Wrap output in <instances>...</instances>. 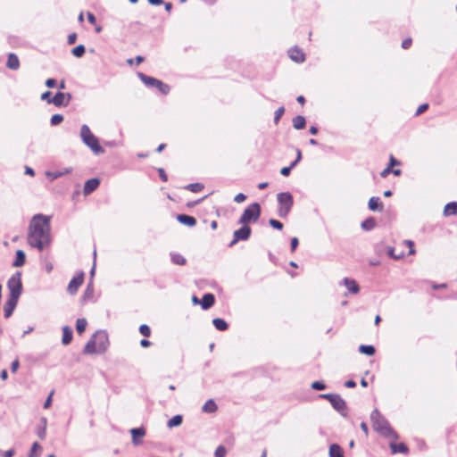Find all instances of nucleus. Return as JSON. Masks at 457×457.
Returning a JSON list of instances; mask_svg holds the SVG:
<instances>
[{"label":"nucleus","mask_w":457,"mask_h":457,"mask_svg":"<svg viewBox=\"0 0 457 457\" xmlns=\"http://www.w3.org/2000/svg\"><path fill=\"white\" fill-rule=\"evenodd\" d=\"M51 242L50 217L38 213L34 215L28 229V244L43 251Z\"/></svg>","instance_id":"f257e3e1"},{"label":"nucleus","mask_w":457,"mask_h":457,"mask_svg":"<svg viewBox=\"0 0 457 457\" xmlns=\"http://www.w3.org/2000/svg\"><path fill=\"white\" fill-rule=\"evenodd\" d=\"M77 40V34L76 33H71L68 36V44L69 45H72L76 42Z\"/></svg>","instance_id":"4d7b16f0"},{"label":"nucleus","mask_w":457,"mask_h":457,"mask_svg":"<svg viewBox=\"0 0 457 457\" xmlns=\"http://www.w3.org/2000/svg\"><path fill=\"white\" fill-rule=\"evenodd\" d=\"M252 229L249 226L242 225V227L233 233V239L229 243L228 246L232 247L239 241H246L250 237Z\"/></svg>","instance_id":"1a4fd4ad"},{"label":"nucleus","mask_w":457,"mask_h":457,"mask_svg":"<svg viewBox=\"0 0 457 457\" xmlns=\"http://www.w3.org/2000/svg\"><path fill=\"white\" fill-rule=\"evenodd\" d=\"M278 201V214L281 218H286L294 204V198L291 193L289 192H281L277 195Z\"/></svg>","instance_id":"423d86ee"},{"label":"nucleus","mask_w":457,"mask_h":457,"mask_svg":"<svg viewBox=\"0 0 457 457\" xmlns=\"http://www.w3.org/2000/svg\"><path fill=\"white\" fill-rule=\"evenodd\" d=\"M226 453H227V451H226L225 447L222 445H220L215 450L214 455H215V457H225Z\"/></svg>","instance_id":"49530a36"},{"label":"nucleus","mask_w":457,"mask_h":457,"mask_svg":"<svg viewBox=\"0 0 457 457\" xmlns=\"http://www.w3.org/2000/svg\"><path fill=\"white\" fill-rule=\"evenodd\" d=\"M87 21L91 24H95L96 22V18L92 12H87Z\"/></svg>","instance_id":"680f3d73"},{"label":"nucleus","mask_w":457,"mask_h":457,"mask_svg":"<svg viewBox=\"0 0 457 457\" xmlns=\"http://www.w3.org/2000/svg\"><path fill=\"white\" fill-rule=\"evenodd\" d=\"M40 425L37 428V435L40 439H45L46 436V425H47V419L43 417L40 420Z\"/></svg>","instance_id":"5701e85b"},{"label":"nucleus","mask_w":457,"mask_h":457,"mask_svg":"<svg viewBox=\"0 0 457 457\" xmlns=\"http://www.w3.org/2000/svg\"><path fill=\"white\" fill-rule=\"evenodd\" d=\"M19 366H20L19 360H18V359L14 360V361L12 362V364H11V370H12V373H15V372L17 371V370H18Z\"/></svg>","instance_id":"864d4df0"},{"label":"nucleus","mask_w":457,"mask_h":457,"mask_svg":"<svg viewBox=\"0 0 457 457\" xmlns=\"http://www.w3.org/2000/svg\"><path fill=\"white\" fill-rule=\"evenodd\" d=\"M368 206H369V209L373 212H375V211L382 212V210H383V204L380 202V198L378 196L370 197L369 200Z\"/></svg>","instance_id":"a211bd4d"},{"label":"nucleus","mask_w":457,"mask_h":457,"mask_svg":"<svg viewBox=\"0 0 457 457\" xmlns=\"http://www.w3.org/2000/svg\"><path fill=\"white\" fill-rule=\"evenodd\" d=\"M260 216L261 205L258 203H253L245 209L237 223L248 226L250 223L257 222Z\"/></svg>","instance_id":"39448f33"},{"label":"nucleus","mask_w":457,"mask_h":457,"mask_svg":"<svg viewBox=\"0 0 457 457\" xmlns=\"http://www.w3.org/2000/svg\"><path fill=\"white\" fill-rule=\"evenodd\" d=\"M158 173H159V176H160V179L163 181V182H166L168 180V176L164 170V169L162 168H159L158 170Z\"/></svg>","instance_id":"8fccbe9b"},{"label":"nucleus","mask_w":457,"mask_h":457,"mask_svg":"<svg viewBox=\"0 0 457 457\" xmlns=\"http://www.w3.org/2000/svg\"><path fill=\"white\" fill-rule=\"evenodd\" d=\"M390 448L393 453H403L407 454L409 452V448L403 443H390Z\"/></svg>","instance_id":"aec40b11"},{"label":"nucleus","mask_w":457,"mask_h":457,"mask_svg":"<svg viewBox=\"0 0 457 457\" xmlns=\"http://www.w3.org/2000/svg\"><path fill=\"white\" fill-rule=\"evenodd\" d=\"M387 254L392 257L393 259L395 260H399L403 257V253H395V248L394 247H387Z\"/></svg>","instance_id":"79ce46f5"},{"label":"nucleus","mask_w":457,"mask_h":457,"mask_svg":"<svg viewBox=\"0 0 457 457\" xmlns=\"http://www.w3.org/2000/svg\"><path fill=\"white\" fill-rule=\"evenodd\" d=\"M62 120H63V116L62 114H54L51 117L50 122H51L52 126H56L58 124H60Z\"/></svg>","instance_id":"ea45409f"},{"label":"nucleus","mask_w":457,"mask_h":457,"mask_svg":"<svg viewBox=\"0 0 457 457\" xmlns=\"http://www.w3.org/2000/svg\"><path fill=\"white\" fill-rule=\"evenodd\" d=\"M345 387H348V388H353L356 386V383L355 381L353 380H347L345 383Z\"/></svg>","instance_id":"69168bd1"},{"label":"nucleus","mask_w":457,"mask_h":457,"mask_svg":"<svg viewBox=\"0 0 457 457\" xmlns=\"http://www.w3.org/2000/svg\"><path fill=\"white\" fill-rule=\"evenodd\" d=\"M218 406L212 399H209L202 407V411L205 413H213L217 411Z\"/></svg>","instance_id":"b1692460"},{"label":"nucleus","mask_w":457,"mask_h":457,"mask_svg":"<svg viewBox=\"0 0 457 457\" xmlns=\"http://www.w3.org/2000/svg\"><path fill=\"white\" fill-rule=\"evenodd\" d=\"M51 95H52V93L50 91H46L41 95V99L46 100L48 102V100L52 99V98H50Z\"/></svg>","instance_id":"0e129e2a"},{"label":"nucleus","mask_w":457,"mask_h":457,"mask_svg":"<svg viewBox=\"0 0 457 457\" xmlns=\"http://www.w3.org/2000/svg\"><path fill=\"white\" fill-rule=\"evenodd\" d=\"M370 420L372 421L373 428L377 432L386 437L394 439L398 438V435L391 428L387 420L377 409L371 412Z\"/></svg>","instance_id":"7ed1b4c3"},{"label":"nucleus","mask_w":457,"mask_h":457,"mask_svg":"<svg viewBox=\"0 0 457 457\" xmlns=\"http://www.w3.org/2000/svg\"><path fill=\"white\" fill-rule=\"evenodd\" d=\"M71 170H72L71 168H65L62 170H59V171H48V172H46V176L51 180H54V179H58V178L62 177V175L71 173Z\"/></svg>","instance_id":"393cba45"},{"label":"nucleus","mask_w":457,"mask_h":457,"mask_svg":"<svg viewBox=\"0 0 457 457\" xmlns=\"http://www.w3.org/2000/svg\"><path fill=\"white\" fill-rule=\"evenodd\" d=\"M139 332L145 337H150L151 335V328L148 325L146 324H142L140 327H139Z\"/></svg>","instance_id":"58836bf2"},{"label":"nucleus","mask_w":457,"mask_h":457,"mask_svg":"<svg viewBox=\"0 0 457 457\" xmlns=\"http://www.w3.org/2000/svg\"><path fill=\"white\" fill-rule=\"evenodd\" d=\"M411 38H405L403 42H402V47L403 49H408L411 46Z\"/></svg>","instance_id":"5fc2aeb1"},{"label":"nucleus","mask_w":457,"mask_h":457,"mask_svg":"<svg viewBox=\"0 0 457 457\" xmlns=\"http://www.w3.org/2000/svg\"><path fill=\"white\" fill-rule=\"evenodd\" d=\"M457 214V203L450 202L444 208V215L451 216Z\"/></svg>","instance_id":"bb28decb"},{"label":"nucleus","mask_w":457,"mask_h":457,"mask_svg":"<svg viewBox=\"0 0 457 457\" xmlns=\"http://www.w3.org/2000/svg\"><path fill=\"white\" fill-rule=\"evenodd\" d=\"M204 186L202 183H191L185 186V189L189 190L193 193H198L204 189Z\"/></svg>","instance_id":"e433bc0d"},{"label":"nucleus","mask_w":457,"mask_h":457,"mask_svg":"<svg viewBox=\"0 0 457 457\" xmlns=\"http://www.w3.org/2000/svg\"><path fill=\"white\" fill-rule=\"evenodd\" d=\"M391 171H392V170H391V166H388V167H386L385 170H382V172H381V174H380V175H381V177L385 178V177H386V176H387Z\"/></svg>","instance_id":"338daca9"},{"label":"nucleus","mask_w":457,"mask_h":457,"mask_svg":"<svg viewBox=\"0 0 457 457\" xmlns=\"http://www.w3.org/2000/svg\"><path fill=\"white\" fill-rule=\"evenodd\" d=\"M46 86L47 87H54L56 86V80L54 79H48L46 81Z\"/></svg>","instance_id":"13d9d810"},{"label":"nucleus","mask_w":457,"mask_h":457,"mask_svg":"<svg viewBox=\"0 0 457 457\" xmlns=\"http://www.w3.org/2000/svg\"><path fill=\"white\" fill-rule=\"evenodd\" d=\"M100 185V180L97 178H93L86 181L83 188L85 195H88L93 193Z\"/></svg>","instance_id":"4468645a"},{"label":"nucleus","mask_w":457,"mask_h":457,"mask_svg":"<svg viewBox=\"0 0 457 457\" xmlns=\"http://www.w3.org/2000/svg\"><path fill=\"white\" fill-rule=\"evenodd\" d=\"M212 324L215 327V328L219 331H225L228 329V323L220 318H215L212 320Z\"/></svg>","instance_id":"7c9ffc66"},{"label":"nucleus","mask_w":457,"mask_h":457,"mask_svg":"<svg viewBox=\"0 0 457 457\" xmlns=\"http://www.w3.org/2000/svg\"><path fill=\"white\" fill-rule=\"evenodd\" d=\"M245 199L246 195H244L243 193H239L236 195V196L234 197V201L238 204L244 202Z\"/></svg>","instance_id":"3c124183"},{"label":"nucleus","mask_w":457,"mask_h":457,"mask_svg":"<svg viewBox=\"0 0 457 457\" xmlns=\"http://www.w3.org/2000/svg\"><path fill=\"white\" fill-rule=\"evenodd\" d=\"M87 321L84 318H79L76 321V329L79 335H81L87 328Z\"/></svg>","instance_id":"c9c22d12"},{"label":"nucleus","mask_w":457,"mask_h":457,"mask_svg":"<svg viewBox=\"0 0 457 457\" xmlns=\"http://www.w3.org/2000/svg\"><path fill=\"white\" fill-rule=\"evenodd\" d=\"M335 395L336 394H323V395H320V397L322 399H326L330 403L331 400L333 399V397L335 396Z\"/></svg>","instance_id":"052dcab7"},{"label":"nucleus","mask_w":457,"mask_h":457,"mask_svg":"<svg viewBox=\"0 0 457 457\" xmlns=\"http://www.w3.org/2000/svg\"><path fill=\"white\" fill-rule=\"evenodd\" d=\"M14 453H15V451L13 449H10L5 452H3L0 450L1 457H13Z\"/></svg>","instance_id":"09e8293b"},{"label":"nucleus","mask_w":457,"mask_h":457,"mask_svg":"<svg viewBox=\"0 0 457 457\" xmlns=\"http://www.w3.org/2000/svg\"><path fill=\"white\" fill-rule=\"evenodd\" d=\"M332 407L338 411L343 417L347 416L346 402L337 394L335 395L330 402Z\"/></svg>","instance_id":"9d476101"},{"label":"nucleus","mask_w":457,"mask_h":457,"mask_svg":"<svg viewBox=\"0 0 457 457\" xmlns=\"http://www.w3.org/2000/svg\"><path fill=\"white\" fill-rule=\"evenodd\" d=\"M361 227L363 230L370 231L376 227V220L370 217L361 222Z\"/></svg>","instance_id":"2f4dec72"},{"label":"nucleus","mask_w":457,"mask_h":457,"mask_svg":"<svg viewBox=\"0 0 457 457\" xmlns=\"http://www.w3.org/2000/svg\"><path fill=\"white\" fill-rule=\"evenodd\" d=\"M359 351L360 353H363V354H366V355H369V356H372L376 350H375V347L373 345H360L359 347Z\"/></svg>","instance_id":"72a5a7b5"},{"label":"nucleus","mask_w":457,"mask_h":457,"mask_svg":"<svg viewBox=\"0 0 457 457\" xmlns=\"http://www.w3.org/2000/svg\"><path fill=\"white\" fill-rule=\"evenodd\" d=\"M6 67L12 71H16L20 68V61L15 54L10 53L8 54Z\"/></svg>","instance_id":"f3484780"},{"label":"nucleus","mask_w":457,"mask_h":457,"mask_svg":"<svg viewBox=\"0 0 457 457\" xmlns=\"http://www.w3.org/2000/svg\"><path fill=\"white\" fill-rule=\"evenodd\" d=\"M93 294H94V287H93V285L91 283H89L84 292L83 298L86 299V298L92 297Z\"/></svg>","instance_id":"c03bdc74"},{"label":"nucleus","mask_w":457,"mask_h":457,"mask_svg":"<svg viewBox=\"0 0 457 457\" xmlns=\"http://www.w3.org/2000/svg\"><path fill=\"white\" fill-rule=\"evenodd\" d=\"M288 55L291 60L297 63H302L305 60V55L303 52L298 48L297 46H295L288 50Z\"/></svg>","instance_id":"ddd939ff"},{"label":"nucleus","mask_w":457,"mask_h":457,"mask_svg":"<svg viewBox=\"0 0 457 457\" xmlns=\"http://www.w3.org/2000/svg\"><path fill=\"white\" fill-rule=\"evenodd\" d=\"M79 136L82 142L91 149L95 154L104 153V149L99 145L97 137L91 132L90 128L87 124L80 127Z\"/></svg>","instance_id":"20e7f679"},{"label":"nucleus","mask_w":457,"mask_h":457,"mask_svg":"<svg viewBox=\"0 0 457 457\" xmlns=\"http://www.w3.org/2000/svg\"><path fill=\"white\" fill-rule=\"evenodd\" d=\"M183 418L181 415L178 414L173 416L170 420H169L167 426L169 428H174L180 426L182 424Z\"/></svg>","instance_id":"f704fd0d"},{"label":"nucleus","mask_w":457,"mask_h":457,"mask_svg":"<svg viewBox=\"0 0 457 457\" xmlns=\"http://www.w3.org/2000/svg\"><path fill=\"white\" fill-rule=\"evenodd\" d=\"M269 224L276 228V229H278V230H281L283 228V224L279 221V220H277L275 219H270L269 220Z\"/></svg>","instance_id":"a18cd8bd"},{"label":"nucleus","mask_w":457,"mask_h":457,"mask_svg":"<svg viewBox=\"0 0 457 457\" xmlns=\"http://www.w3.org/2000/svg\"><path fill=\"white\" fill-rule=\"evenodd\" d=\"M215 303V297L212 294H204L200 301V304L204 310L210 309Z\"/></svg>","instance_id":"dca6fc26"},{"label":"nucleus","mask_w":457,"mask_h":457,"mask_svg":"<svg viewBox=\"0 0 457 457\" xmlns=\"http://www.w3.org/2000/svg\"><path fill=\"white\" fill-rule=\"evenodd\" d=\"M53 395H54V391H52V392L50 393V395H48V397H47V398H46V400L45 401V403H44V406H43L45 409H48V408L51 406V404H52V396H53Z\"/></svg>","instance_id":"603ef678"},{"label":"nucleus","mask_w":457,"mask_h":457,"mask_svg":"<svg viewBox=\"0 0 457 457\" xmlns=\"http://www.w3.org/2000/svg\"><path fill=\"white\" fill-rule=\"evenodd\" d=\"M85 51H86L85 46L79 45L72 49L71 53L74 56L80 58L84 55Z\"/></svg>","instance_id":"4c0bfd02"},{"label":"nucleus","mask_w":457,"mask_h":457,"mask_svg":"<svg viewBox=\"0 0 457 457\" xmlns=\"http://www.w3.org/2000/svg\"><path fill=\"white\" fill-rule=\"evenodd\" d=\"M108 334L104 330H97L92 335L90 339L86 344L83 353L84 354H101L106 352L109 347Z\"/></svg>","instance_id":"f03ea898"},{"label":"nucleus","mask_w":457,"mask_h":457,"mask_svg":"<svg viewBox=\"0 0 457 457\" xmlns=\"http://www.w3.org/2000/svg\"><path fill=\"white\" fill-rule=\"evenodd\" d=\"M298 239L296 237H293L291 239V250L295 251L298 245Z\"/></svg>","instance_id":"e2e57ef3"},{"label":"nucleus","mask_w":457,"mask_h":457,"mask_svg":"<svg viewBox=\"0 0 457 457\" xmlns=\"http://www.w3.org/2000/svg\"><path fill=\"white\" fill-rule=\"evenodd\" d=\"M25 261H26L25 253L22 250H17L15 260H14L12 265L14 267H21L24 265Z\"/></svg>","instance_id":"a878e982"},{"label":"nucleus","mask_w":457,"mask_h":457,"mask_svg":"<svg viewBox=\"0 0 457 457\" xmlns=\"http://www.w3.org/2000/svg\"><path fill=\"white\" fill-rule=\"evenodd\" d=\"M17 303H18V300H13L12 298L8 299L6 305L4 306V313L5 318H9L12 314Z\"/></svg>","instance_id":"4be33fe9"},{"label":"nucleus","mask_w":457,"mask_h":457,"mask_svg":"<svg viewBox=\"0 0 457 457\" xmlns=\"http://www.w3.org/2000/svg\"><path fill=\"white\" fill-rule=\"evenodd\" d=\"M132 435V441L134 445H138L137 437H142L145 436V431L143 428H132L130 430Z\"/></svg>","instance_id":"c85d7f7f"},{"label":"nucleus","mask_w":457,"mask_h":457,"mask_svg":"<svg viewBox=\"0 0 457 457\" xmlns=\"http://www.w3.org/2000/svg\"><path fill=\"white\" fill-rule=\"evenodd\" d=\"M73 337L72 329L69 326H64L62 328V343L64 345H69Z\"/></svg>","instance_id":"412c9836"},{"label":"nucleus","mask_w":457,"mask_h":457,"mask_svg":"<svg viewBox=\"0 0 457 457\" xmlns=\"http://www.w3.org/2000/svg\"><path fill=\"white\" fill-rule=\"evenodd\" d=\"M285 112V108L283 106L279 107L276 110L275 115H274V122L275 124H278L279 120L281 119L282 115Z\"/></svg>","instance_id":"a19ab883"},{"label":"nucleus","mask_w":457,"mask_h":457,"mask_svg":"<svg viewBox=\"0 0 457 457\" xmlns=\"http://www.w3.org/2000/svg\"><path fill=\"white\" fill-rule=\"evenodd\" d=\"M170 260H171L172 263H174L176 265H185L187 262L186 258L178 253H171Z\"/></svg>","instance_id":"473e14b6"},{"label":"nucleus","mask_w":457,"mask_h":457,"mask_svg":"<svg viewBox=\"0 0 457 457\" xmlns=\"http://www.w3.org/2000/svg\"><path fill=\"white\" fill-rule=\"evenodd\" d=\"M329 457H344L343 450L340 445L333 444L329 447Z\"/></svg>","instance_id":"c756f323"},{"label":"nucleus","mask_w":457,"mask_h":457,"mask_svg":"<svg viewBox=\"0 0 457 457\" xmlns=\"http://www.w3.org/2000/svg\"><path fill=\"white\" fill-rule=\"evenodd\" d=\"M71 99L70 93L58 92L55 96L48 100L49 104H54L55 106H67Z\"/></svg>","instance_id":"9b49d317"},{"label":"nucleus","mask_w":457,"mask_h":457,"mask_svg":"<svg viewBox=\"0 0 457 457\" xmlns=\"http://www.w3.org/2000/svg\"><path fill=\"white\" fill-rule=\"evenodd\" d=\"M178 221L181 224L187 225L188 227H193L196 224V220L195 217L187 215V214H179L177 216Z\"/></svg>","instance_id":"6ab92c4d"},{"label":"nucleus","mask_w":457,"mask_h":457,"mask_svg":"<svg viewBox=\"0 0 457 457\" xmlns=\"http://www.w3.org/2000/svg\"><path fill=\"white\" fill-rule=\"evenodd\" d=\"M428 109V104H420V105L418 107V109H417V111H416L415 115H417V116H418V115H420V114L423 113V112H424L425 111H427Z\"/></svg>","instance_id":"de8ad7c7"},{"label":"nucleus","mask_w":457,"mask_h":457,"mask_svg":"<svg viewBox=\"0 0 457 457\" xmlns=\"http://www.w3.org/2000/svg\"><path fill=\"white\" fill-rule=\"evenodd\" d=\"M137 76L146 87H156L163 95H167L170 92V87L162 81L142 72H138Z\"/></svg>","instance_id":"6e6552de"},{"label":"nucleus","mask_w":457,"mask_h":457,"mask_svg":"<svg viewBox=\"0 0 457 457\" xmlns=\"http://www.w3.org/2000/svg\"><path fill=\"white\" fill-rule=\"evenodd\" d=\"M151 344H152V343H151L149 340H147V339H142V340L140 341V345H141L142 347H148V346H150V345H151Z\"/></svg>","instance_id":"774afa93"},{"label":"nucleus","mask_w":457,"mask_h":457,"mask_svg":"<svg viewBox=\"0 0 457 457\" xmlns=\"http://www.w3.org/2000/svg\"><path fill=\"white\" fill-rule=\"evenodd\" d=\"M84 278V273L81 272L79 275L74 277L69 283L67 290L70 294L73 295L77 293L79 287L82 285Z\"/></svg>","instance_id":"f8f14e48"},{"label":"nucleus","mask_w":457,"mask_h":457,"mask_svg":"<svg viewBox=\"0 0 457 457\" xmlns=\"http://www.w3.org/2000/svg\"><path fill=\"white\" fill-rule=\"evenodd\" d=\"M312 388L314 390H324L326 388V385L322 381H314L312 383Z\"/></svg>","instance_id":"37998d69"},{"label":"nucleus","mask_w":457,"mask_h":457,"mask_svg":"<svg viewBox=\"0 0 457 457\" xmlns=\"http://www.w3.org/2000/svg\"><path fill=\"white\" fill-rule=\"evenodd\" d=\"M291 167L287 166V167H283L281 170H280V173L281 175L287 177L290 174V171H291Z\"/></svg>","instance_id":"bf43d9fd"},{"label":"nucleus","mask_w":457,"mask_h":457,"mask_svg":"<svg viewBox=\"0 0 457 457\" xmlns=\"http://www.w3.org/2000/svg\"><path fill=\"white\" fill-rule=\"evenodd\" d=\"M7 287L10 291V298L18 300L22 293L21 273L15 272L7 281Z\"/></svg>","instance_id":"0eeeda50"},{"label":"nucleus","mask_w":457,"mask_h":457,"mask_svg":"<svg viewBox=\"0 0 457 457\" xmlns=\"http://www.w3.org/2000/svg\"><path fill=\"white\" fill-rule=\"evenodd\" d=\"M37 450H41V446L37 442H35L32 446L29 453H32L33 455H37L35 453Z\"/></svg>","instance_id":"6e6d98bb"},{"label":"nucleus","mask_w":457,"mask_h":457,"mask_svg":"<svg viewBox=\"0 0 457 457\" xmlns=\"http://www.w3.org/2000/svg\"><path fill=\"white\" fill-rule=\"evenodd\" d=\"M293 127L295 129H304L305 125H306V120L303 116L302 115H297L295 116L293 120Z\"/></svg>","instance_id":"cd10ccee"},{"label":"nucleus","mask_w":457,"mask_h":457,"mask_svg":"<svg viewBox=\"0 0 457 457\" xmlns=\"http://www.w3.org/2000/svg\"><path fill=\"white\" fill-rule=\"evenodd\" d=\"M342 284H344V286L347 288L348 292L351 294H357L360 291L359 285L353 278H345L342 280Z\"/></svg>","instance_id":"2eb2a0df"}]
</instances>
